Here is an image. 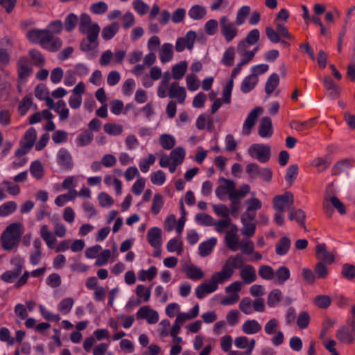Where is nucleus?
Here are the masks:
<instances>
[{"label": "nucleus", "mask_w": 355, "mask_h": 355, "mask_svg": "<svg viewBox=\"0 0 355 355\" xmlns=\"http://www.w3.org/2000/svg\"><path fill=\"white\" fill-rule=\"evenodd\" d=\"M314 302L319 308L326 309L330 306L331 300L329 296L321 295L315 297Z\"/></svg>", "instance_id": "63"}, {"label": "nucleus", "mask_w": 355, "mask_h": 355, "mask_svg": "<svg viewBox=\"0 0 355 355\" xmlns=\"http://www.w3.org/2000/svg\"><path fill=\"white\" fill-rule=\"evenodd\" d=\"M217 240L214 237L209 239L207 241L201 243V257L209 255L216 245Z\"/></svg>", "instance_id": "38"}, {"label": "nucleus", "mask_w": 355, "mask_h": 355, "mask_svg": "<svg viewBox=\"0 0 355 355\" xmlns=\"http://www.w3.org/2000/svg\"><path fill=\"white\" fill-rule=\"evenodd\" d=\"M104 131L111 135H119L121 134L123 128L121 125H118L114 123H105L103 126Z\"/></svg>", "instance_id": "55"}, {"label": "nucleus", "mask_w": 355, "mask_h": 355, "mask_svg": "<svg viewBox=\"0 0 355 355\" xmlns=\"http://www.w3.org/2000/svg\"><path fill=\"white\" fill-rule=\"evenodd\" d=\"M54 110L59 114L60 121H65L69 117V110L66 107L64 101L60 100L55 105Z\"/></svg>", "instance_id": "46"}, {"label": "nucleus", "mask_w": 355, "mask_h": 355, "mask_svg": "<svg viewBox=\"0 0 355 355\" xmlns=\"http://www.w3.org/2000/svg\"><path fill=\"white\" fill-rule=\"evenodd\" d=\"M39 44L45 49L51 52H56L60 49L62 46V41L60 38L52 35L51 32L44 37L42 38Z\"/></svg>", "instance_id": "8"}, {"label": "nucleus", "mask_w": 355, "mask_h": 355, "mask_svg": "<svg viewBox=\"0 0 355 355\" xmlns=\"http://www.w3.org/2000/svg\"><path fill=\"white\" fill-rule=\"evenodd\" d=\"M48 30H40L37 28H32L29 30L26 33L28 40L32 43H39L42 38L44 37L49 34Z\"/></svg>", "instance_id": "25"}, {"label": "nucleus", "mask_w": 355, "mask_h": 355, "mask_svg": "<svg viewBox=\"0 0 355 355\" xmlns=\"http://www.w3.org/2000/svg\"><path fill=\"white\" fill-rule=\"evenodd\" d=\"M147 240L152 247L155 248H159L162 245L161 229L157 227L149 229L147 232Z\"/></svg>", "instance_id": "16"}, {"label": "nucleus", "mask_w": 355, "mask_h": 355, "mask_svg": "<svg viewBox=\"0 0 355 355\" xmlns=\"http://www.w3.org/2000/svg\"><path fill=\"white\" fill-rule=\"evenodd\" d=\"M254 218V214L245 212L242 214L241 218L243 225L241 233L243 236L247 237L254 236L256 230V224L253 222Z\"/></svg>", "instance_id": "7"}, {"label": "nucleus", "mask_w": 355, "mask_h": 355, "mask_svg": "<svg viewBox=\"0 0 355 355\" xmlns=\"http://www.w3.org/2000/svg\"><path fill=\"white\" fill-rule=\"evenodd\" d=\"M329 202L332 205V206L338 210V211L340 214H345L346 212L345 207L344 204L336 196L330 197L329 200L327 199L324 200L323 204L324 211L326 214L329 216H331L333 214V210L330 207Z\"/></svg>", "instance_id": "12"}, {"label": "nucleus", "mask_w": 355, "mask_h": 355, "mask_svg": "<svg viewBox=\"0 0 355 355\" xmlns=\"http://www.w3.org/2000/svg\"><path fill=\"white\" fill-rule=\"evenodd\" d=\"M342 275L348 280H352L355 278V266L349 263H345L343 266Z\"/></svg>", "instance_id": "62"}, {"label": "nucleus", "mask_w": 355, "mask_h": 355, "mask_svg": "<svg viewBox=\"0 0 355 355\" xmlns=\"http://www.w3.org/2000/svg\"><path fill=\"white\" fill-rule=\"evenodd\" d=\"M168 96L171 98H177L179 103H182L186 98V91L183 87H180L177 82L171 83Z\"/></svg>", "instance_id": "17"}, {"label": "nucleus", "mask_w": 355, "mask_h": 355, "mask_svg": "<svg viewBox=\"0 0 355 355\" xmlns=\"http://www.w3.org/2000/svg\"><path fill=\"white\" fill-rule=\"evenodd\" d=\"M21 224L19 223H14L9 225L6 230L3 232L8 236H12L18 239H20L21 233L20 231Z\"/></svg>", "instance_id": "47"}, {"label": "nucleus", "mask_w": 355, "mask_h": 355, "mask_svg": "<svg viewBox=\"0 0 355 355\" xmlns=\"http://www.w3.org/2000/svg\"><path fill=\"white\" fill-rule=\"evenodd\" d=\"M157 269L155 266L150 267L148 270H142L139 272V279L141 281H145L148 279L149 281L153 280L157 275Z\"/></svg>", "instance_id": "56"}, {"label": "nucleus", "mask_w": 355, "mask_h": 355, "mask_svg": "<svg viewBox=\"0 0 355 355\" xmlns=\"http://www.w3.org/2000/svg\"><path fill=\"white\" fill-rule=\"evenodd\" d=\"M291 276V272L288 268L281 266L275 270V282L277 284H284Z\"/></svg>", "instance_id": "22"}, {"label": "nucleus", "mask_w": 355, "mask_h": 355, "mask_svg": "<svg viewBox=\"0 0 355 355\" xmlns=\"http://www.w3.org/2000/svg\"><path fill=\"white\" fill-rule=\"evenodd\" d=\"M10 262L15 266V270L6 271L1 276V279L3 282L9 283L12 282L21 273L24 260L21 257L17 256L12 259Z\"/></svg>", "instance_id": "6"}, {"label": "nucleus", "mask_w": 355, "mask_h": 355, "mask_svg": "<svg viewBox=\"0 0 355 355\" xmlns=\"http://www.w3.org/2000/svg\"><path fill=\"white\" fill-rule=\"evenodd\" d=\"M258 134L261 138H270L273 134L272 121L268 116H263L258 126Z\"/></svg>", "instance_id": "14"}, {"label": "nucleus", "mask_w": 355, "mask_h": 355, "mask_svg": "<svg viewBox=\"0 0 355 355\" xmlns=\"http://www.w3.org/2000/svg\"><path fill=\"white\" fill-rule=\"evenodd\" d=\"M18 78L25 79L33 72V68L29 59L26 56L20 57L17 62Z\"/></svg>", "instance_id": "9"}, {"label": "nucleus", "mask_w": 355, "mask_h": 355, "mask_svg": "<svg viewBox=\"0 0 355 355\" xmlns=\"http://www.w3.org/2000/svg\"><path fill=\"white\" fill-rule=\"evenodd\" d=\"M260 38V32L258 29L254 28L248 32L247 34L245 39L242 40L241 41L245 42L250 46L255 44Z\"/></svg>", "instance_id": "53"}, {"label": "nucleus", "mask_w": 355, "mask_h": 355, "mask_svg": "<svg viewBox=\"0 0 355 355\" xmlns=\"http://www.w3.org/2000/svg\"><path fill=\"white\" fill-rule=\"evenodd\" d=\"M352 167V164L349 159H342L337 162L331 169V174L333 175H338L344 172H346Z\"/></svg>", "instance_id": "28"}, {"label": "nucleus", "mask_w": 355, "mask_h": 355, "mask_svg": "<svg viewBox=\"0 0 355 355\" xmlns=\"http://www.w3.org/2000/svg\"><path fill=\"white\" fill-rule=\"evenodd\" d=\"M279 83V77L277 73H274L269 76L266 81L265 87V91L268 96L275 91Z\"/></svg>", "instance_id": "32"}, {"label": "nucleus", "mask_w": 355, "mask_h": 355, "mask_svg": "<svg viewBox=\"0 0 355 355\" xmlns=\"http://www.w3.org/2000/svg\"><path fill=\"white\" fill-rule=\"evenodd\" d=\"M30 171L32 175L36 179H41L44 175V169L41 162L35 160L32 162Z\"/></svg>", "instance_id": "49"}, {"label": "nucleus", "mask_w": 355, "mask_h": 355, "mask_svg": "<svg viewBox=\"0 0 355 355\" xmlns=\"http://www.w3.org/2000/svg\"><path fill=\"white\" fill-rule=\"evenodd\" d=\"M31 104L32 98L30 96H26L24 97L18 106V112L20 116H24L27 113L28 110L31 106Z\"/></svg>", "instance_id": "61"}, {"label": "nucleus", "mask_w": 355, "mask_h": 355, "mask_svg": "<svg viewBox=\"0 0 355 355\" xmlns=\"http://www.w3.org/2000/svg\"><path fill=\"white\" fill-rule=\"evenodd\" d=\"M282 297V292L279 289L272 290L268 296L267 304L270 307L275 306L279 302Z\"/></svg>", "instance_id": "51"}, {"label": "nucleus", "mask_w": 355, "mask_h": 355, "mask_svg": "<svg viewBox=\"0 0 355 355\" xmlns=\"http://www.w3.org/2000/svg\"><path fill=\"white\" fill-rule=\"evenodd\" d=\"M235 55L236 52L234 47L229 46L225 50L220 62L225 67H232L234 64Z\"/></svg>", "instance_id": "26"}, {"label": "nucleus", "mask_w": 355, "mask_h": 355, "mask_svg": "<svg viewBox=\"0 0 355 355\" xmlns=\"http://www.w3.org/2000/svg\"><path fill=\"white\" fill-rule=\"evenodd\" d=\"M240 310L246 315H250L253 312L252 302L250 297H246L241 300L239 303Z\"/></svg>", "instance_id": "60"}, {"label": "nucleus", "mask_w": 355, "mask_h": 355, "mask_svg": "<svg viewBox=\"0 0 355 355\" xmlns=\"http://www.w3.org/2000/svg\"><path fill=\"white\" fill-rule=\"evenodd\" d=\"M185 156V150L182 147H177L171 152L170 158L173 159L176 164H180Z\"/></svg>", "instance_id": "52"}, {"label": "nucleus", "mask_w": 355, "mask_h": 355, "mask_svg": "<svg viewBox=\"0 0 355 355\" xmlns=\"http://www.w3.org/2000/svg\"><path fill=\"white\" fill-rule=\"evenodd\" d=\"M28 55L36 67H42L45 64V58L38 50L35 49H30Z\"/></svg>", "instance_id": "34"}, {"label": "nucleus", "mask_w": 355, "mask_h": 355, "mask_svg": "<svg viewBox=\"0 0 355 355\" xmlns=\"http://www.w3.org/2000/svg\"><path fill=\"white\" fill-rule=\"evenodd\" d=\"M263 109L257 106L252 109L248 114L242 127V135L248 136L251 133L252 129L256 124L257 118L262 114Z\"/></svg>", "instance_id": "5"}, {"label": "nucleus", "mask_w": 355, "mask_h": 355, "mask_svg": "<svg viewBox=\"0 0 355 355\" xmlns=\"http://www.w3.org/2000/svg\"><path fill=\"white\" fill-rule=\"evenodd\" d=\"M73 302V300L71 297L63 299L58 304L59 311L64 313H68L71 311Z\"/></svg>", "instance_id": "64"}, {"label": "nucleus", "mask_w": 355, "mask_h": 355, "mask_svg": "<svg viewBox=\"0 0 355 355\" xmlns=\"http://www.w3.org/2000/svg\"><path fill=\"white\" fill-rule=\"evenodd\" d=\"M315 256L318 259L320 260V262L327 264H331L335 259L334 255L327 250L324 243L317 244L315 246Z\"/></svg>", "instance_id": "13"}, {"label": "nucleus", "mask_w": 355, "mask_h": 355, "mask_svg": "<svg viewBox=\"0 0 355 355\" xmlns=\"http://www.w3.org/2000/svg\"><path fill=\"white\" fill-rule=\"evenodd\" d=\"M248 153L259 162L266 163L270 157V148L268 145L255 144L250 146Z\"/></svg>", "instance_id": "4"}, {"label": "nucleus", "mask_w": 355, "mask_h": 355, "mask_svg": "<svg viewBox=\"0 0 355 355\" xmlns=\"http://www.w3.org/2000/svg\"><path fill=\"white\" fill-rule=\"evenodd\" d=\"M238 229L234 227L231 230L227 232L225 237L227 246L232 251H236L239 248V239L237 236Z\"/></svg>", "instance_id": "19"}, {"label": "nucleus", "mask_w": 355, "mask_h": 355, "mask_svg": "<svg viewBox=\"0 0 355 355\" xmlns=\"http://www.w3.org/2000/svg\"><path fill=\"white\" fill-rule=\"evenodd\" d=\"M196 39V32L192 31H189L184 37L178 39L175 44V50L178 52H182L184 50L185 48L191 49Z\"/></svg>", "instance_id": "11"}, {"label": "nucleus", "mask_w": 355, "mask_h": 355, "mask_svg": "<svg viewBox=\"0 0 355 355\" xmlns=\"http://www.w3.org/2000/svg\"><path fill=\"white\" fill-rule=\"evenodd\" d=\"M100 32V27L96 24H93L92 26H90L89 27H87L85 28V33L87 35V38L88 40L91 42H96L97 41L98 35Z\"/></svg>", "instance_id": "43"}, {"label": "nucleus", "mask_w": 355, "mask_h": 355, "mask_svg": "<svg viewBox=\"0 0 355 355\" xmlns=\"http://www.w3.org/2000/svg\"><path fill=\"white\" fill-rule=\"evenodd\" d=\"M94 139L92 132L89 130H85L81 132L77 138V144L80 146H85L89 145Z\"/></svg>", "instance_id": "41"}, {"label": "nucleus", "mask_w": 355, "mask_h": 355, "mask_svg": "<svg viewBox=\"0 0 355 355\" xmlns=\"http://www.w3.org/2000/svg\"><path fill=\"white\" fill-rule=\"evenodd\" d=\"M336 338L342 343H351L353 342V336L346 327H341L336 331Z\"/></svg>", "instance_id": "39"}, {"label": "nucleus", "mask_w": 355, "mask_h": 355, "mask_svg": "<svg viewBox=\"0 0 355 355\" xmlns=\"http://www.w3.org/2000/svg\"><path fill=\"white\" fill-rule=\"evenodd\" d=\"M251 8L249 6H242L236 12L235 22L237 26H242L250 15Z\"/></svg>", "instance_id": "27"}, {"label": "nucleus", "mask_w": 355, "mask_h": 355, "mask_svg": "<svg viewBox=\"0 0 355 355\" xmlns=\"http://www.w3.org/2000/svg\"><path fill=\"white\" fill-rule=\"evenodd\" d=\"M294 205L293 195L290 192H286L273 198L272 207L275 211H285L291 210Z\"/></svg>", "instance_id": "3"}, {"label": "nucleus", "mask_w": 355, "mask_h": 355, "mask_svg": "<svg viewBox=\"0 0 355 355\" xmlns=\"http://www.w3.org/2000/svg\"><path fill=\"white\" fill-rule=\"evenodd\" d=\"M40 234L42 238L45 241L46 245L51 248V246L55 243L56 239L53 234L49 231L48 227L46 225L42 226L40 230Z\"/></svg>", "instance_id": "40"}, {"label": "nucleus", "mask_w": 355, "mask_h": 355, "mask_svg": "<svg viewBox=\"0 0 355 355\" xmlns=\"http://www.w3.org/2000/svg\"><path fill=\"white\" fill-rule=\"evenodd\" d=\"M17 207V203L14 201L7 202L0 206V216L4 217L14 212Z\"/></svg>", "instance_id": "45"}, {"label": "nucleus", "mask_w": 355, "mask_h": 355, "mask_svg": "<svg viewBox=\"0 0 355 355\" xmlns=\"http://www.w3.org/2000/svg\"><path fill=\"white\" fill-rule=\"evenodd\" d=\"M159 143L163 148L169 150L175 146V140L171 135L164 134L159 137Z\"/></svg>", "instance_id": "50"}, {"label": "nucleus", "mask_w": 355, "mask_h": 355, "mask_svg": "<svg viewBox=\"0 0 355 355\" xmlns=\"http://www.w3.org/2000/svg\"><path fill=\"white\" fill-rule=\"evenodd\" d=\"M250 45L243 41H240L237 45V51L240 56H241V60L247 62H250L252 59L250 58V51L249 50Z\"/></svg>", "instance_id": "36"}, {"label": "nucleus", "mask_w": 355, "mask_h": 355, "mask_svg": "<svg viewBox=\"0 0 355 355\" xmlns=\"http://www.w3.org/2000/svg\"><path fill=\"white\" fill-rule=\"evenodd\" d=\"M119 24L117 22H114L112 24L105 26L102 31V37L105 40L112 39L119 31Z\"/></svg>", "instance_id": "35"}, {"label": "nucleus", "mask_w": 355, "mask_h": 355, "mask_svg": "<svg viewBox=\"0 0 355 355\" xmlns=\"http://www.w3.org/2000/svg\"><path fill=\"white\" fill-rule=\"evenodd\" d=\"M234 187H235L234 181L222 178L220 179V184L216 190V196L220 200H225L227 197L230 198Z\"/></svg>", "instance_id": "10"}, {"label": "nucleus", "mask_w": 355, "mask_h": 355, "mask_svg": "<svg viewBox=\"0 0 355 355\" xmlns=\"http://www.w3.org/2000/svg\"><path fill=\"white\" fill-rule=\"evenodd\" d=\"M187 69V62H180L172 67V76L175 80L181 79L185 74Z\"/></svg>", "instance_id": "33"}, {"label": "nucleus", "mask_w": 355, "mask_h": 355, "mask_svg": "<svg viewBox=\"0 0 355 355\" xmlns=\"http://www.w3.org/2000/svg\"><path fill=\"white\" fill-rule=\"evenodd\" d=\"M37 139V132L34 128H30L26 130L24 135V139L25 141L24 144H27L28 147H31L34 146L35 141Z\"/></svg>", "instance_id": "54"}, {"label": "nucleus", "mask_w": 355, "mask_h": 355, "mask_svg": "<svg viewBox=\"0 0 355 355\" xmlns=\"http://www.w3.org/2000/svg\"><path fill=\"white\" fill-rule=\"evenodd\" d=\"M288 215L289 220H295L298 223L300 226L304 227L306 215L302 209H295L293 207L289 211Z\"/></svg>", "instance_id": "29"}, {"label": "nucleus", "mask_w": 355, "mask_h": 355, "mask_svg": "<svg viewBox=\"0 0 355 355\" xmlns=\"http://www.w3.org/2000/svg\"><path fill=\"white\" fill-rule=\"evenodd\" d=\"M20 239L12 236H8L6 234L2 233L1 236V246L5 250H10L18 246Z\"/></svg>", "instance_id": "24"}, {"label": "nucleus", "mask_w": 355, "mask_h": 355, "mask_svg": "<svg viewBox=\"0 0 355 355\" xmlns=\"http://www.w3.org/2000/svg\"><path fill=\"white\" fill-rule=\"evenodd\" d=\"M243 263L244 259L241 254L230 257L220 271L214 273L209 280L201 284V298L215 292L218 284L228 281L236 268H240V276L245 284H249L255 282V268L251 265H244Z\"/></svg>", "instance_id": "1"}, {"label": "nucleus", "mask_w": 355, "mask_h": 355, "mask_svg": "<svg viewBox=\"0 0 355 355\" xmlns=\"http://www.w3.org/2000/svg\"><path fill=\"white\" fill-rule=\"evenodd\" d=\"M221 34L227 42H232L239 33L236 22L231 21L227 16H222L220 18Z\"/></svg>", "instance_id": "2"}, {"label": "nucleus", "mask_w": 355, "mask_h": 355, "mask_svg": "<svg viewBox=\"0 0 355 355\" xmlns=\"http://www.w3.org/2000/svg\"><path fill=\"white\" fill-rule=\"evenodd\" d=\"M262 329L261 324L256 320H248L242 324L241 329L247 335H253L259 333Z\"/></svg>", "instance_id": "18"}, {"label": "nucleus", "mask_w": 355, "mask_h": 355, "mask_svg": "<svg viewBox=\"0 0 355 355\" xmlns=\"http://www.w3.org/2000/svg\"><path fill=\"white\" fill-rule=\"evenodd\" d=\"M258 83V77L252 73L243 78L241 84V91L243 94L251 92Z\"/></svg>", "instance_id": "21"}, {"label": "nucleus", "mask_w": 355, "mask_h": 355, "mask_svg": "<svg viewBox=\"0 0 355 355\" xmlns=\"http://www.w3.org/2000/svg\"><path fill=\"white\" fill-rule=\"evenodd\" d=\"M316 119L313 118L305 121H294L291 123V128L297 130L303 131L312 128L315 124Z\"/></svg>", "instance_id": "37"}, {"label": "nucleus", "mask_w": 355, "mask_h": 355, "mask_svg": "<svg viewBox=\"0 0 355 355\" xmlns=\"http://www.w3.org/2000/svg\"><path fill=\"white\" fill-rule=\"evenodd\" d=\"M234 345L236 348L244 349H247L245 354L246 355H251L254 347L255 340L252 338L250 339L247 336H239L234 339Z\"/></svg>", "instance_id": "15"}, {"label": "nucleus", "mask_w": 355, "mask_h": 355, "mask_svg": "<svg viewBox=\"0 0 355 355\" xmlns=\"http://www.w3.org/2000/svg\"><path fill=\"white\" fill-rule=\"evenodd\" d=\"M204 28L207 35L213 36L218 31V22L216 19H209L205 23Z\"/></svg>", "instance_id": "59"}, {"label": "nucleus", "mask_w": 355, "mask_h": 355, "mask_svg": "<svg viewBox=\"0 0 355 355\" xmlns=\"http://www.w3.org/2000/svg\"><path fill=\"white\" fill-rule=\"evenodd\" d=\"M291 240L287 236L282 237L275 245V252L279 256L286 254L291 248Z\"/></svg>", "instance_id": "23"}, {"label": "nucleus", "mask_w": 355, "mask_h": 355, "mask_svg": "<svg viewBox=\"0 0 355 355\" xmlns=\"http://www.w3.org/2000/svg\"><path fill=\"white\" fill-rule=\"evenodd\" d=\"M233 86L234 83L232 82V80H230L224 87L222 94V101L224 103L229 104L231 103Z\"/></svg>", "instance_id": "57"}, {"label": "nucleus", "mask_w": 355, "mask_h": 355, "mask_svg": "<svg viewBox=\"0 0 355 355\" xmlns=\"http://www.w3.org/2000/svg\"><path fill=\"white\" fill-rule=\"evenodd\" d=\"M259 275L266 280H273L275 279V270L270 266H261L259 268Z\"/></svg>", "instance_id": "42"}, {"label": "nucleus", "mask_w": 355, "mask_h": 355, "mask_svg": "<svg viewBox=\"0 0 355 355\" xmlns=\"http://www.w3.org/2000/svg\"><path fill=\"white\" fill-rule=\"evenodd\" d=\"M164 205V200H163V196L159 193H156L154 196L153 200V204L151 206V211L153 214L157 215L159 214L161 208Z\"/></svg>", "instance_id": "58"}, {"label": "nucleus", "mask_w": 355, "mask_h": 355, "mask_svg": "<svg viewBox=\"0 0 355 355\" xmlns=\"http://www.w3.org/2000/svg\"><path fill=\"white\" fill-rule=\"evenodd\" d=\"M58 162L63 168L69 170L73 166L72 158L69 153L64 148H62L58 153Z\"/></svg>", "instance_id": "20"}, {"label": "nucleus", "mask_w": 355, "mask_h": 355, "mask_svg": "<svg viewBox=\"0 0 355 355\" xmlns=\"http://www.w3.org/2000/svg\"><path fill=\"white\" fill-rule=\"evenodd\" d=\"M173 45L169 43H165L162 46L159 51V58L162 63L169 62L173 58Z\"/></svg>", "instance_id": "30"}, {"label": "nucleus", "mask_w": 355, "mask_h": 355, "mask_svg": "<svg viewBox=\"0 0 355 355\" xmlns=\"http://www.w3.org/2000/svg\"><path fill=\"white\" fill-rule=\"evenodd\" d=\"M250 188L248 184H243L238 189L234 187L230 194V200L240 202L241 199L250 192Z\"/></svg>", "instance_id": "31"}, {"label": "nucleus", "mask_w": 355, "mask_h": 355, "mask_svg": "<svg viewBox=\"0 0 355 355\" xmlns=\"http://www.w3.org/2000/svg\"><path fill=\"white\" fill-rule=\"evenodd\" d=\"M78 21V17L73 13H70L66 17L63 26L66 31L71 32L76 28Z\"/></svg>", "instance_id": "48"}, {"label": "nucleus", "mask_w": 355, "mask_h": 355, "mask_svg": "<svg viewBox=\"0 0 355 355\" xmlns=\"http://www.w3.org/2000/svg\"><path fill=\"white\" fill-rule=\"evenodd\" d=\"M310 320L311 318L308 312L302 311L298 314L296 318V323L300 329H304L308 327Z\"/></svg>", "instance_id": "44"}]
</instances>
